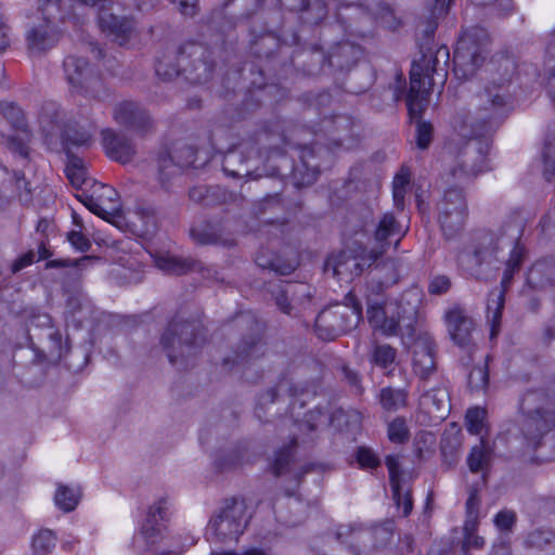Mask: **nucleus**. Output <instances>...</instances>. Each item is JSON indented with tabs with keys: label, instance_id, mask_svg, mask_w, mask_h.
<instances>
[{
	"label": "nucleus",
	"instance_id": "1",
	"mask_svg": "<svg viewBox=\"0 0 555 555\" xmlns=\"http://www.w3.org/2000/svg\"><path fill=\"white\" fill-rule=\"evenodd\" d=\"M508 98L504 86L488 88L474 98L468 109L454 117V130L466 141L457 147L449 173L467 182L489 170L490 135L507 116Z\"/></svg>",
	"mask_w": 555,
	"mask_h": 555
},
{
	"label": "nucleus",
	"instance_id": "2",
	"mask_svg": "<svg viewBox=\"0 0 555 555\" xmlns=\"http://www.w3.org/2000/svg\"><path fill=\"white\" fill-rule=\"evenodd\" d=\"M210 54L203 44L189 41L178 48L167 49L157 56L155 72L164 80H171L181 73H188V79L204 83L209 80L215 67Z\"/></svg>",
	"mask_w": 555,
	"mask_h": 555
},
{
	"label": "nucleus",
	"instance_id": "3",
	"mask_svg": "<svg viewBox=\"0 0 555 555\" xmlns=\"http://www.w3.org/2000/svg\"><path fill=\"white\" fill-rule=\"evenodd\" d=\"M555 429V402L544 391L530 390L519 403V430L528 449L535 450Z\"/></svg>",
	"mask_w": 555,
	"mask_h": 555
},
{
	"label": "nucleus",
	"instance_id": "4",
	"mask_svg": "<svg viewBox=\"0 0 555 555\" xmlns=\"http://www.w3.org/2000/svg\"><path fill=\"white\" fill-rule=\"evenodd\" d=\"M205 341L202 326L197 321L173 318L160 336V345L169 362L180 370L192 364Z\"/></svg>",
	"mask_w": 555,
	"mask_h": 555
},
{
	"label": "nucleus",
	"instance_id": "5",
	"mask_svg": "<svg viewBox=\"0 0 555 555\" xmlns=\"http://www.w3.org/2000/svg\"><path fill=\"white\" fill-rule=\"evenodd\" d=\"M362 318V306L349 292L344 302H336L323 309L315 318V333L323 340H333L354 328Z\"/></svg>",
	"mask_w": 555,
	"mask_h": 555
},
{
	"label": "nucleus",
	"instance_id": "6",
	"mask_svg": "<svg viewBox=\"0 0 555 555\" xmlns=\"http://www.w3.org/2000/svg\"><path fill=\"white\" fill-rule=\"evenodd\" d=\"M500 249L499 238L492 232H476L460 255L461 264L469 275L486 279L491 270L499 269Z\"/></svg>",
	"mask_w": 555,
	"mask_h": 555
},
{
	"label": "nucleus",
	"instance_id": "7",
	"mask_svg": "<svg viewBox=\"0 0 555 555\" xmlns=\"http://www.w3.org/2000/svg\"><path fill=\"white\" fill-rule=\"evenodd\" d=\"M39 11L42 21L31 26L26 34L27 49L33 54H41L57 44L62 37L57 23L64 22L67 17L62 4L49 0H39Z\"/></svg>",
	"mask_w": 555,
	"mask_h": 555
},
{
	"label": "nucleus",
	"instance_id": "8",
	"mask_svg": "<svg viewBox=\"0 0 555 555\" xmlns=\"http://www.w3.org/2000/svg\"><path fill=\"white\" fill-rule=\"evenodd\" d=\"M367 320L374 330L384 335H397L400 323L411 327L417 314V305H412L403 296L400 300H385L383 302H367Z\"/></svg>",
	"mask_w": 555,
	"mask_h": 555
},
{
	"label": "nucleus",
	"instance_id": "9",
	"mask_svg": "<svg viewBox=\"0 0 555 555\" xmlns=\"http://www.w3.org/2000/svg\"><path fill=\"white\" fill-rule=\"evenodd\" d=\"M383 256V249H367L362 245L348 247L333 253L325 261V273H332L339 281L349 283L360 276Z\"/></svg>",
	"mask_w": 555,
	"mask_h": 555
},
{
	"label": "nucleus",
	"instance_id": "10",
	"mask_svg": "<svg viewBox=\"0 0 555 555\" xmlns=\"http://www.w3.org/2000/svg\"><path fill=\"white\" fill-rule=\"evenodd\" d=\"M249 518L250 515L244 499H227L220 509L210 518L207 534L218 542L237 540L247 527Z\"/></svg>",
	"mask_w": 555,
	"mask_h": 555
},
{
	"label": "nucleus",
	"instance_id": "11",
	"mask_svg": "<svg viewBox=\"0 0 555 555\" xmlns=\"http://www.w3.org/2000/svg\"><path fill=\"white\" fill-rule=\"evenodd\" d=\"M489 35L482 27H472L463 33L454 50L456 73L468 78L481 66L488 52Z\"/></svg>",
	"mask_w": 555,
	"mask_h": 555
},
{
	"label": "nucleus",
	"instance_id": "12",
	"mask_svg": "<svg viewBox=\"0 0 555 555\" xmlns=\"http://www.w3.org/2000/svg\"><path fill=\"white\" fill-rule=\"evenodd\" d=\"M63 68L73 92L95 100L103 98V81L87 59L68 55L63 62Z\"/></svg>",
	"mask_w": 555,
	"mask_h": 555
},
{
	"label": "nucleus",
	"instance_id": "13",
	"mask_svg": "<svg viewBox=\"0 0 555 555\" xmlns=\"http://www.w3.org/2000/svg\"><path fill=\"white\" fill-rule=\"evenodd\" d=\"M438 222L447 238L459 234L467 217V204L462 189H448L438 206Z\"/></svg>",
	"mask_w": 555,
	"mask_h": 555
},
{
	"label": "nucleus",
	"instance_id": "14",
	"mask_svg": "<svg viewBox=\"0 0 555 555\" xmlns=\"http://www.w3.org/2000/svg\"><path fill=\"white\" fill-rule=\"evenodd\" d=\"M169 502L162 498L149 507L141 526V535L154 555H178L180 552L166 550L156 544L164 540L169 520Z\"/></svg>",
	"mask_w": 555,
	"mask_h": 555
},
{
	"label": "nucleus",
	"instance_id": "15",
	"mask_svg": "<svg viewBox=\"0 0 555 555\" xmlns=\"http://www.w3.org/2000/svg\"><path fill=\"white\" fill-rule=\"evenodd\" d=\"M421 391L418 400L420 411L428 417L429 422L439 423L443 421L451 410L450 393L442 380H438L433 387L428 384L417 385Z\"/></svg>",
	"mask_w": 555,
	"mask_h": 555
},
{
	"label": "nucleus",
	"instance_id": "16",
	"mask_svg": "<svg viewBox=\"0 0 555 555\" xmlns=\"http://www.w3.org/2000/svg\"><path fill=\"white\" fill-rule=\"evenodd\" d=\"M395 524L392 520L373 527L370 531L364 530L362 526L356 524L340 525L336 537L341 543H349L354 547V543L360 542L364 537H371L374 540L375 547L387 545L393 537Z\"/></svg>",
	"mask_w": 555,
	"mask_h": 555
},
{
	"label": "nucleus",
	"instance_id": "17",
	"mask_svg": "<svg viewBox=\"0 0 555 555\" xmlns=\"http://www.w3.org/2000/svg\"><path fill=\"white\" fill-rule=\"evenodd\" d=\"M444 320L448 333L454 344L472 354L475 349L472 338L475 323L466 310L460 306H453L446 312Z\"/></svg>",
	"mask_w": 555,
	"mask_h": 555
},
{
	"label": "nucleus",
	"instance_id": "18",
	"mask_svg": "<svg viewBox=\"0 0 555 555\" xmlns=\"http://www.w3.org/2000/svg\"><path fill=\"white\" fill-rule=\"evenodd\" d=\"M437 346L431 336L424 334L417 337L413 349V372L418 377V385L428 384L437 374Z\"/></svg>",
	"mask_w": 555,
	"mask_h": 555
},
{
	"label": "nucleus",
	"instance_id": "19",
	"mask_svg": "<svg viewBox=\"0 0 555 555\" xmlns=\"http://www.w3.org/2000/svg\"><path fill=\"white\" fill-rule=\"evenodd\" d=\"M113 118L118 125L140 134L147 133L153 127L147 112L140 104L132 101L118 103L114 107Z\"/></svg>",
	"mask_w": 555,
	"mask_h": 555
},
{
	"label": "nucleus",
	"instance_id": "20",
	"mask_svg": "<svg viewBox=\"0 0 555 555\" xmlns=\"http://www.w3.org/2000/svg\"><path fill=\"white\" fill-rule=\"evenodd\" d=\"M98 22L101 30L112 36L119 44L126 43L133 33V21L117 14L113 1L111 5L99 8Z\"/></svg>",
	"mask_w": 555,
	"mask_h": 555
},
{
	"label": "nucleus",
	"instance_id": "21",
	"mask_svg": "<svg viewBox=\"0 0 555 555\" xmlns=\"http://www.w3.org/2000/svg\"><path fill=\"white\" fill-rule=\"evenodd\" d=\"M299 437L293 435L288 444L280 448L275 453L274 457L270 463V468L275 477L283 475H292L293 479L298 483L305 474L312 470V464H306L300 467L299 470L294 468L295 465V449L297 447Z\"/></svg>",
	"mask_w": 555,
	"mask_h": 555
},
{
	"label": "nucleus",
	"instance_id": "22",
	"mask_svg": "<svg viewBox=\"0 0 555 555\" xmlns=\"http://www.w3.org/2000/svg\"><path fill=\"white\" fill-rule=\"evenodd\" d=\"M102 146L105 154L113 160L127 164L132 160L135 147L131 140L112 128L101 131Z\"/></svg>",
	"mask_w": 555,
	"mask_h": 555
},
{
	"label": "nucleus",
	"instance_id": "23",
	"mask_svg": "<svg viewBox=\"0 0 555 555\" xmlns=\"http://www.w3.org/2000/svg\"><path fill=\"white\" fill-rule=\"evenodd\" d=\"M98 190L101 191L98 196L82 192L77 195V198L93 214L103 219H108L118 209L117 192L105 184H100Z\"/></svg>",
	"mask_w": 555,
	"mask_h": 555
},
{
	"label": "nucleus",
	"instance_id": "24",
	"mask_svg": "<svg viewBox=\"0 0 555 555\" xmlns=\"http://www.w3.org/2000/svg\"><path fill=\"white\" fill-rule=\"evenodd\" d=\"M421 72L420 66L411 68L410 91L406 98L410 117L416 121L422 120V115L429 105V89L425 88V81L420 79Z\"/></svg>",
	"mask_w": 555,
	"mask_h": 555
},
{
	"label": "nucleus",
	"instance_id": "25",
	"mask_svg": "<svg viewBox=\"0 0 555 555\" xmlns=\"http://www.w3.org/2000/svg\"><path fill=\"white\" fill-rule=\"evenodd\" d=\"M408 232V227H403L391 212H386L379 220L374 238L378 244L374 249H383V254L386 251V247L392 242L395 248L398 247L401 238Z\"/></svg>",
	"mask_w": 555,
	"mask_h": 555
},
{
	"label": "nucleus",
	"instance_id": "26",
	"mask_svg": "<svg viewBox=\"0 0 555 555\" xmlns=\"http://www.w3.org/2000/svg\"><path fill=\"white\" fill-rule=\"evenodd\" d=\"M449 49L446 46H441L435 51L428 48L426 52L422 50V56L420 60L414 61L411 68L420 66L422 72L420 79L424 80V77L430 78L434 74L439 75L442 73V77L446 76V66L449 62Z\"/></svg>",
	"mask_w": 555,
	"mask_h": 555
},
{
	"label": "nucleus",
	"instance_id": "27",
	"mask_svg": "<svg viewBox=\"0 0 555 555\" xmlns=\"http://www.w3.org/2000/svg\"><path fill=\"white\" fill-rule=\"evenodd\" d=\"M313 151L310 147H304L300 154V163L297 164L292 173L294 184L297 188L308 186L314 183L319 177V164L313 163Z\"/></svg>",
	"mask_w": 555,
	"mask_h": 555
},
{
	"label": "nucleus",
	"instance_id": "28",
	"mask_svg": "<svg viewBox=\"0 0 555 555\" xmlns=\"http://www.w3.org/2000/svg\"><path fill=\"white\" fill-rule=\"evenodd\" d=\"M190 234L192 240L199 245H233V240L225 236L223 228L218 223L197 224L191 229Z\"/></svg>",
	"mask_w": 555,
	"mask_h": 555
},
{
	"label": "nucleus",
	"instance_id": "29",
	"mask_svg": "<svg viewBox=\"0 0 555 555\" xmlns=\"http://www.w3.org/2000/svg\"><path fill=\"white\" fill-rule=\"evenodd\" d=\"M309 287L305 284L287 283L275 296V304L279 309L288 315L297 314V307L300 297L309 298Z\"/></svg>",
	"mask_w": 555,
	"mask_h": 555
},
{
	"label": "nucleus",
	"instance_id": "30",
	"mask_svg": "<svg viewBox=\"0 0 555 555\" xmlns=\"http://www.w3.org/2000/svg\"><path fill=\"white\" fill-rule=\"evenodd\" d=\"M362 51L359 46L351 42H340L328 53L327 62L330 66L345 70L354 65L361 57Z\"/></svg>",
	"mask_w": 555,
	"mask_h": 555
},
{
	"label": "nucleus",
	"instance_id": "31",
	"mask_svg": "<svg viewBox=\"0 0 555 555\" xmlns=\"http://www.w3.org/2000/svg\"><path fill=\"white\" fill-rule=\"evenodd\" d=\"M60 133L66 154L72 147H88L93 139V132L77 122L66 124Z\"/></svg>",
	"mask_w": 555,
	"mask_h": 555
},
{
	"label": "nucleus",
	"instance_id": "32",
	"mask_svg": "<svg viewBox=\"0 0 555 555\" xmlns=\"http://www.w3.org/2000/svg\"><path fill=\"white\" fill-rule=\"evenodd\" d=\"M155 264L162 271L176 275L202 269V263L197 260L192 258H180L169 254L157 256L155 258Z\"/></svg>",
	"mask_w": 555,
	"mask_h": 555
},
{
	"label": "nucleus",
	"instance_id": "33",
	"mask_svg": "<svg viewBox=\"0 0 555 555\" xmlns=\"http://www.w3.org/2000/svg\"><path fill=\"white\" fill-rule=\"evenodd\" d=\"M333 124L332 142L338 147L350 149L358 142L353 132V121L350 117L339 115L331 121Z\"/></svg>",
	"mask_w": 555,
	"mask_h": 555
},
{
	"label": "nucleus",
	"instance_id": "34",
	"mask_svg": "<svg viewBox=\"0 0 555 555\" xmlns=\"http://www.w3.org/2000/svg\"><path fill=\"white\" fill-rule=\"evenodd\" d=\"M489 65L491 67L498 66L496 72L500 75V82H496L493 79L489 85H487L483 88L482 91H480L478 94H476L475 98L478 96L480 93H482L488 88L504 86L506 93H507V98H508V104H507V113H508L511 111V95L508 92L507 82H509L512 76L515 73L516 64H515L514 60L511 59L509 56L501 55V56L492 60ZM490 72H493V68H490Z\"/></svg>",
	"mask_w": 555,
	"mask_h": 555
},
{
	"label": "nucleus",
	"instance_id": "35",
	"mask_svg": "<svg viewBox=\"0 0 555 555\" xmlns=\"http://www.w3.org/2000/svg\"><path fill=\"white\" fill-rule=\"evenodd\" d=\"M305 391L304 388H299L293 379L284 376L282 377L278 384L267 390L264 393L260 396V404H269L274 403L279 399L283 397H296L299 393Z\"/></svg>",
	"mask_w": 555,
	"mask_h": 555
},
{
	"label": "nucleus",
	"instance_id": "36",
	"mask_svg": "<svg viewBox=\"0 0 555 555\" xmlns=\"http://www.w3.org/2000/svg\"><path fill=\"white\" fill-rule=\"evenodd\" d=\"M504 304L505 294L503 288H494L489 292L487 302V319L491 323V336H494L499 331Z\"/></svg>",
	"mask_w": 555,
	"mask_h": 555
},
{
	"label": "nucleus",
	"instance_id": "37",
	"mask_svg": "<svg viewBox=\"0 0 555 555\" xmlns=\"http://www.w3.org/2000/svg\"><path fill=\"white\" fill-rule=\"evenodd\" d=\"M491 457V447L483 438H481L480 443L472 448L466 462L472 473H479L489 468Z\"/></svg>",
	"mask_w": 555,
	"mask_h": 555
},
{
	"label": "nucleus",
	"instance_id": "38",
	"mask_svg": "<svg viewBox=\"0 0 555 555\" xmlns=\"http://www.w3.org/2000/svg\"><path fill=\"white\" fill-rule=\"evenodd\" d=\"M67 155V164L65 167V173L70 184L76 189H82L83 185L88 183L87 178V167L83 160L74 155L72 152H68Z\"/></svg>",
	"mask_w": 555,
	"mask_h": 555
},
{
	"label": "nucleus",
	"instance_id": "39",
	"mask_svg": "<svg viewBox=\"0 0 555 555\" xmlns=\"http://www.w3.org/2000/svg\"><path fill=\"white\" fill-rule=\"evenodd\" d=\"M40 124L47 134H54L65 126L63 124V112L52 103L46 104L40 114Z\"/></svg>",
	"mask_w": 555,
	"mask_h": 555
},
{
	"label": "nucleus",
	"instance_id": "40",
	"mask_svg": "<svg viewBox=\"0 0 555 555\" xmlns=\"http://www.w3.org/2000/svg\"><path fill=\"white\" fill-rule=\"evenodd\" d=\"M408 392L392 387L382 388L378 400L385 411H397L406 405Z\"/></svg>",
	"mask_w": 555,
	"mask_h": 555
},
{
	"label": "nucleus",
	"instance_id": "41",
	"mask_svg": "<svg viewBox=\"0 0 555 555\" xmlns=\"http://www.w3.org/2000/svg\"><path fill=\"white\" fill-rule=\"evenodd\" d=\"M411 172L409 168L402 167L392 181V196L395 207L399 210L404 208V198L410 189Z\"/></svg>",
	"mask_w": 555,
	"mask_h": 555
},
{
	"label": "nucleus",
	"instance_id": "42",
	"mask_svg": "<svg viewBox=\"0 0 555 555\" xmlns=\"http://www.w3.org/2000/svg\"><path fill=\"white\" fill-rule=\"evenodd\" d=\"M263 353V346L258 337L244 340L235 352L232 362L236 365L244 364L251 359L259 358Z\"/></svg>",
	"mask_w": 555,
	"mask_h": 555
},
{
	"label": "nucleus",
	"instance_id": "43",
	"mask_svg": "<svg viewBox=\"0 0 555 555\" xmlns=\"http://www.w3.org/2000/svg\"><path fill=\"white\" fill-rule=\"evenodd\" d=\"M555 543V533L548 529L537 528L530 531L525 540L526 548L543 551Z\"/></svg>",
	"mask_w": 555,
	"mask_h": 555
},
{
	"label": "nucleus",
	"instance_id": "44",
	"mask_svg": "<svg viewBox=\"0 0 555 555\" xmlns=\"http://www.w3.org/2000/svg\"><path fill=\"white\" fill-rule=\"evenodd\" d=\"M282 8L288 11H305L307 9L315 10L317 15L312 20L313 23L322 21L326 14V5L323 0H315L310 7L309 0H279Z\"/></svg>",
	"mask_w": 555,
	"mask_h": 555
},
{
	"label": "nucleus",
	"instance_id": "45",
	"mask_svg": "<svg viewBox=\"0 0 555 555\" xmlns=\"http://www.w3.org/2000/svg\"><path fill=\"white\" fill-rule=\"evenodd\" d=\"M330 420L327 412L320 408H315L306 413L301 422L296 423V427L300 430L314 431L325 426Z\"/></svg>",
	"mask_w": 555,
	"mask_h": 555
},
{
	"label": "nucleus",
	"instance_id": "46",
	"mask_svg": "<svg viewBox=\"0 0 555 555\" xmlns=\"http://www.w3.org/2000/svg\"><path fill=\"white\" fill-rule=\"evenodd\" d=\"M0 113L13 128L27 132V124L22 108L11 102L0 103Z\"/></svg>",
	"mask_w": 555,
	"mask_h": 555
},
{
	"label": "nucleus",
	"instance_id": "47",
	"mask_svg": "<svg viewBox=\"0 0 555 555\" xmlns=\"http://www.w3.org/2000/svg\"><path fill=\"white\" fill-rule=\"evenodd\" d=\"M56 545V537L49 529L40 530L33 538L31 548L34 555H48Z\"/></svg>",
	"mask_w": 555,
	"mask_h": 555
},
{
	"label": "nucleus",
	"instance_id": "48",
	"mask_svg": "<svg viewBox=\"0 0 555 555\" xmlns=\"http://www.w3.org/2000/svg\"><path fill=\"white\" fill-rule=\"evenodd\" d=\"M544 176L547 180L555 175V124L552 130L546 135L544 149Z\"/></svg>",
	"mask_w": 555,
	"mask_h": 555
},
{
	"label": "nucleus",
	"instance_id": "49",
	"mask_svg": "<svg viewBox=\"0 0 555 555\" xmlns=\"http://www.w3.org/2000/svg\"><path fill=\"white\" fill-rule=\"evenodd\" d=\"M391 490L397 507L402 509V516L406 517L413 508V500L409 485L404 481L398 483L397 487H391Z\"/></svg>",
	"mask_w": 555,
	"mask_h": 555
},
{
	"label": "nucleus",
	"instance_id": "50",
	"mask_svg": "<svg viewBox=\"0 0 555 555\" xmlns=\"http://www.w3.org/2000/svg\"><path fill=\"white\" fill-rule=\"evenodd\" d=\"M157 167L162 181L170 179L181 170L176 156L166 151L159 153L157 157Z\"/></svg>",
	"mask_w": 555,
	"mask_h": 555
},
{
	"label": "nucleus",
	"instance_id": "51",
	"mask_svg": "<svg viewBox=\"0 0 555 555\" xmlns=\"http://www.w3.org/2000/svg\"><path fill=\"white\" fill-rule=\"evenodd\" d=\"M132 215L141 222L140 230L142 233H147L155 228L156 218L153 207L139 203L135 205Z\"/></svg>",
	"mask_w": 555,
	"mask_h": 555
},
{
	"label": "nucleus",
	"instance_id": "52",
	"mask_svg": "<svg viewBox=\"0 0 555 555\" xmlns=\"http://www.w3.org/2000/svg\"><path fill=\"white\" fill-rule=\"evenodd\" d=\"M487 411L482 408L468 409L465 415L466 429L472 435H480L485 427Z\"/></svg>",
	"mask_w": 555,
	"mask_h": 555
},
{
	"label": "nucleus",
	"instance_id": "53",
	"mask_svg": "<svg viewBox=\"0 0 555 555\" xmlns=\"http://www.w3.org/2000/svg\"><path fill=\"white\" fill-rule=\"evenodd\" d=\"M47 337L50 341L49 346V354L53 360H61L68 351H69V343L66 339L65 343L62 341V335L60 331L50 328Z\"/></svg>",
	"mask_w": 555,
	"mask_h": 555
},
{
	"label": "nucleus",
	"instance_id": "54",
	"mask_svg": "<svg viewBox=\"0 0 555 555\" xmlns=\"http://www.w3.org/2000/svg\"><path fill=\"white\" fill-rule=\"evenodd\" d=\"M54 501L64 512H72L78 504V493L66 486H60L56 490Z\"/></svg>",
	"mask_w": 555,
	"mask_h": 555
},
{
	"label": "nucleus",
	"instance_id": "55",
	"mask_svg": "<svg viewBox=\"0 0 555 555\" xmlns=\"http://www.w3.org/2000/svg\"><path fill=\"white\" fill-rule=\"evenodd\" d=\"M467 384L472 391H482L487 389L489 384V372L486 363L483 365L475 366L469 372Z\"/></svg>",
	"mask_w": 555,
	"mask_h": 555
},
{
	"label": "nucleus",
	"instance_id": "56",
	"mask_svg": "<svg viewBox=\"0 0 555 555\" xmlns=\"http://www.w3.org/2000/svg\"><path fill=\"white\" fill-rule=\"evenodd\" d=\"M397 358V350L390 345H376L373 351V362L382 367H390Z\"/></svg>",
	"mask_w": 555,
	"mask_h": 555
},
{
	"label": "nucleus",
	"instance_id": "57",
	"mask_svg": "<svg viewBox=\"0 0 555 555\" xmlns=\"http://www.w3.org/2000/svg\"><path fill=\"white\" fill-rule=\"evenodd\" d=\"M461 439L459 437H449L443 436L441 440V454L447 460H449V465H455L459 461V451L461 448Z\"/></svg>",
	"mask_w": 555,
	"mask_h": 555
},
{
	"label": "nucleus",
	"instance_id": "58",
	"mask_svg": "<svg viewBox=\"0 0 555 555\" xmlns=\"http://www.w3.org/2000/svg\"><path fill=\"white\" fill-rule=\"evenodd\" d=\"M388 438L391 442L403 443L409 439V428L403 418L397 417L388 425Z\"/></svg>",
	"mask_w": 555,
	"mask_h": 555
},
{
	"label": "nucleus",
	"instance_id": "59",
	"mask_svg": "<svg viewBox=\"0 0 555 555\" xmlns=\"http://www.w3.org/2000/svg\"><path fill=\"white\" fill-rule=\"evenodd\" d=\"M256 263L260 268L272 270L281 275L289 274L295 269L291 263L281 264L278 259L267 260L262 255H257Z\"/></svg>",
	"mask_w": 555,
	"mask_h": 555
},
{
	"label": "nucleus",
	"instance_id": "60",
	"mask_svg": "<svg viewBox=\"0 0 555 555\" xmlns=\"http://www.w3.org/2000/svg\"><path fill=\"white\" fill-rule=\"evenodd\" d=\"M433 140V126L429 122L416 121V145L421 150H426Z\"/></svg>",
	"mask_w": 555,
	"mask_h": 555
},
{
	"label": "nucleus",
	"instance_id": "61",
	"mask_svg": "<svg viewBox=\"0 0 555 555\" xmlns=\"http://www.w3.org/2000/svg\"><path fill=\"white\" fill-rule=\"evenodd\" d=\"M517 515L514 511L504 509L499 512L494 517V525L501 531L511 532L516 525Z\"/></svg>",
	"mask_w": 555,
	"mask_h": 555
},
{
	"label": "nucleus",
	"instance_id": "62",
	"mask_svg": "<svg viewBox=\"0 0 555 555\" xmlns=\"http://www.w3.org/2000/svg\"><path fill=\"white\" fill-rule=\"evenodd\" d=\"M385 464L389 473L390 487H397L398 483L404 482L398 455H387Z\"/></svg>",
	"mask_w": 555,
	"mask_h": 555
},
{
	"label": "nucleus",
	"instance_id": "63",
	"mask_svg": "<svg viewBox=\"0 0 555 555\" xmlns=\"http://www.w3.org/2000/svg\"><path fill=\"white\" fill-rule=\"evenodd\" d=\"M357 462L362 468H376L380 464L377 455L366 447L358 448Z\"/></svg>",
	"mask_w": 555,
	"mask_h": 555
},
{
	"label": "nucleus",
	"instance_id": "64",
	"mask_svg": "<svg viewBox=\"0 0 555 555\" xmlns=\"http://www.w3.org/2000/svg\"><path fill=\"white\" fill-rule=\"evenodd\" d=\"M196 152L193 146L190 145H183L180 149L175 151V156L178 162V165L180 166V169L190 167L195 162Z\"/></svg>",
	"mask_w": 555,
	"mask_h": 555
}]
</instances>
